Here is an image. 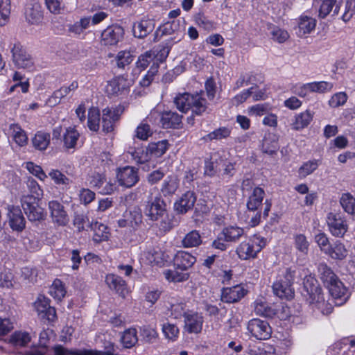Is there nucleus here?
I'll return each mask as SVG.
<instances>
[{
	"label": "nucleus",
	"mask_w": 355,
	"mask_h": 355,
	"mask_svg": "<svg viewBox=\"0 0 355 355\" xmlns=\"http://www.w3.org/2000/svg\"><path fill=\"white\" fill-rule=\"evenodd\" d=\"M177 109L187 113L191 110L193 114L202 115L207 110V100L200 94L184 92L178 94L173 100Z\"/></svg>",
	"instance_id": "obj_1"
},
{
	"label": "nucleus",
	"mask_w": 355,
	"mask_h": 355,
	"mask_svg": "<svg viewBox=\"0 0 355 355\" xmlns=\"http://www.w3.org/2000/svg\"><path fill=\"white\" fill-rule=\"evenodd\" d=\"M302 294L310 305L319 308L320 304L324 303L322 289L317 279L311 275L306 276L304 279Z\"/></svg>",
	"instance_id": "obj_2"
},
{
	"label": "nucleus",
	"mask_w": 355,
	"mask_h": 355,
	"mask_svg": "<svg viewBox=\"0 0 355 355\" xmlns=\"http://www.w3.org/2000/svg\"><path fill=\"white\" fill-rule=\"evenodd\" d=\"M266 245V239L254 236L252 240L241 242L237 247L236 252L241 259H254Z\"/></svg>",
	"instance_id": "obj_3"
},
{
	"label": "nucleus",
	"mask_w": 355,
	"mask_h": 355,
	"mask_svg": "<svg viewBox=\"0 0 355 355\" xmlns=\"http://www.w3.org/2000/svg\"><path fill=\"white\" fill-rule=\"evenodd\" d=\"M326 222L329 232L334 237L344 238L345 234L348 232L347 220L340 213H328Z\"/></svg>",
	"instance_id": "obj_4"
},
{
	"label": "nucleus",
	"mask_w": 355,
	"mask_h": 355,
	"mask_svg": "<svg viewBox=\"0 0 355 355\" xmlns=\"http://www.w3.org/2000/svg\"><path fill=\"white\" fill-rule=\"evenodd\" d=\"M12 61L19 69L32 71L34 69V61L32 56L27 53L20 43H15L11 49Z\"/></svg>",
	"instance_id": "obj_5"
},
{
	"label": "nucleus",
	"mask_w": 355,
	"mask_h": 355,
	"mask_svg": "<svg viewBox=\"0 0 355 355\" xmlns=\"http://www.w3.org/2000/svg\"><path fill=\"white\" fill-rule=\"evenodd\" d=\"M39 200L32 197H23L21 198V206L31 221H40L44 219V211L39 205Z\"/></svg>",
	"instance_id": "obj_6"
},
{
	"label": "nucleus",
	"mask_w": 355,
	"mask_h": 355,
	"mask_svg": "<svg viewBox=\"0 0 355 355\" xmlns=\"http://www.w3.org/2000/svg\"><path fill=\"white\" fill-rule=\"evenodd\" d=\"M166 212V205L160 195L147 201L145 214L150 220L157 221L164 216Z\"/></svg>",
	"instance_id": "obj_7"
},
{
	"label": "nucleus",
	"mask_w": 355,
	"mask_h": 355,
	"mask_svg": "<svg viewBox=\"0 0 355 355\" xmlns=\"http://www.w3.org/2000/svg\"><path fill=\"white\" fill-rule=\"evenodd\" d=\"M124 34L125 31L121 26H110L101 33V44L103 46L116 45L123 40Z\"/></svg>",
	"instance_id": "obj_8"
},
{
	"label": "nucleus",
	"mask_w": 355,
	"mask_h": 355,
	"mask_svg": "<svg viewBox=\"0 0 355 355\" xmlns=\"http://www.w3.org/2000/svg\"><path fill=\"white\" fill-rule=\"evenodd\" d=\"M116 174L119 185L126 188L135 186L139 180L138 170L132 166L118 168Z\"/></svg>",
	"instance_id": "obj_9"
},
{
	"label": "nucleus",
	"mask_w": 355,
	"mask_h": 355,
	"mask_svg": "<svg viewBox=\"0 0 355 355\" xmlns=\"http://www.w3.org/2000/svg\"><path fill=\"white\" fill-rule=\"evenodd\" d=\"M48 207L53 224L58 226H66L68 224L69 218L63 205L58 200H51Z\"/></svg>",
	"instance_id": "obj_10"
},
{
	"label": "nucleus",
	"mask_w": 355,
	"mask_h": 355,
	"mask_svg": "<svg viewBox=\"0 0 355 355\" xmlns=\"http://www.w3.org/2000/svg\"><path fill=\"white\" fill-rule=\"evenodd\" d=\"M248 331L257 339H268L271 334V327L268 322L258 318L250 320L248 323Z\"/></svg>",
	"instance_id": "obj_11"
},
{
	"label": "nucleus",
	"mask_w": 355,
	"mask_h": 355,
	"mask_svg": "<svg viewBox=\"0 0 355 355\" xmlns=\"http://www.w3.org/2000/svg\"><path fill=\"white\" fill-rule=\"evenodd\" d=\"M124 111V107L121 105L116 107L114 109L106 107L102 111V126L103 130L105 132H110L114 130V125L117 121Z\"/></svg>",
	"instance_id": "obj_12"
},
{
	"label": "nucleus",
	"mask_w": 355,
	"mask_h": 355,
	"mask_svg": "<svg viewBox=\"0 0 355 355\" xmlns=\"http://www.w3.org/2000/svg\"><path fill=\"white\" fill-rule=\"evenodd\" d=\"M336 306L344 304L350 297V292L338 279L327 287Z\"/></svg>",
	"instance_id": "obj_13"
},
{
	"label": "nucleus",
	"mask_w": 355,
	"mask_h": 355,
	"mask_svg": "<svg viewBox=\"0 0 355 355\" xmlns=\"http://www.w3.org/2000/svg\"><path fill=\"white\" fill-rule=\"evenodd\" d=\"M196 202V196L193 191H187L174 203V209L179 214H184L193 209Z\"/></svg>",
	"instance_id": "obj_14"
},
{
	"label": "nucleus",
	"mask_w": 355,
	"mask_h": 355,
	"mask_svg": "<svg viewBox=\"0 0 355 355\" xmlns=\"http://www.w3.org/2000/svg\"><path fill=\"white\" fill-rule=\"evenodd\" d=\"M248 291L241 285L224 288L221 293V300L225 303H236L247 294Z\"/></svg>",
	"instance_id": "obj_15"
},
{
	"label": "nucleus",
	"mask_w": 355,
	"mask_h": 355,
	"mask_svg": "<svg viewBox=\"0 0 355 355\" xmlns=\"http://www.w3.org/2000/svg\"><path fill=\"white\" fill-rule=\"evenodd\" d=\"M8 216L9 225L12 230L21 232L25 228L26 220L19 207H11L8 209Z\"/></svg>",
	"instance_id": "obj_16"
},
{
	"label": "nucleus",
	"mask_w": 355,
	"mask_h": 355,
	"mask_svg": "<svg viewBox=\"0 0 355 355\" xmlns=\"http://www.w3.org/2000/svg\"><path fill=\"white\" fill-rule=\"evenodd\" d=\"M25 17L31 24H38L43 19L42 6L37 1L28 3L25 8Z\"/></svg>",
	"instance_id": "obj_17"
},
{
	"label": "nucleus",
	"mask_w": 355,
	"mask_h": 355,
	"mask_svg": "<svg viewBox=\"0 0 355 355\" xmlns=\"http://www.w3.org/2000/svg\"><path fill=\"white\" fill-rule=\"evenodd\" d=\"M203 318L198 313L190 311L184 317V329L190 334H198L201 331Z\"/></svg>",
	"instance_id": "obj_18"
},
{
	"label": "nucleus",
	"mask_w": 355,
	"mask_h": 355,
	"mask_svg": "<svg viewBox=\"0 0 355 355\" xmlns=\"http://www.w3.org/2000/svg\"><path fill=\"white\" fill-rule=\"evenodd\" d=\"M196 261V259L195 257L184 251L178 252L173 259L175 268L182 271L187 270Z\"/></svg>",
	"instance_id": "obj_19"
},
{
	"label": "nucleus",
	"mask_w": 355,
	"mask_h": 355,
	"mask_svg": "<svg viewBox=\"0 0 355 355\" xmlns=\"http://www.w3.org/2000/svg\"><path fill=\"white\" fill-rule=\"evenodd\" d=\"M182 116L175 112L164 111L161 114L160 123L163 128H179Z\"/></svg>",
	"instance_id": "obj_20"
},
{
	"label": "nucleus",
	"mask_w": 355,
	"mask_h": 355,
	"mask_svg": "<svg viewBox=\"0 0 355 355\" xmlns=\"http://www.w3.org/2000/svg\"><path fill=\"white\" fill-rule=\"evenodd\" d=\"M155 28L152 19H141L133 24L132 31L135 37L142 39L149 35Z\"/></svg>",
	"instance_id": "obj_21"
},
{
	"label": "nucleus",
	"mask_w": 355,
	"mask_h": 355,
	"mask_svg": "<svg viewBox=\"0 0 355 355\" xmlns=\"http://www.w3.org/2000/svg\"><path fill=\"white\" fill-rule=\"evenodd\" d=\"M272 291L275 295L282 299L291 300L294 296V290L289 282L283 279L275 282L272 285Z\"/></svg>",
	"instance_id": "obj_22"
},
{
	"label": "nucleus",
	"mask_w": 355,
	"mask_h": 355,
	"mask_svg": "<svg viewBox=\"0 0 355 355\" xmlns=\"http://www.w3.org/2000/svg\"><path fill=\"white\" fill-rule=\"evenodd\" d=\"M78 87V83L76 81H73L70 84L69 86H64L55 91L52 96L48 99V105L51 107L58 105L60 103L62 98L67 96L71 92L76 90Z\"/></svg>",
	"instance_id": "obj_23"
},
{
	"label": "nucleus",
	"mask_w": 355,
	"mask_h": 355,
	"mask_svg": "<svg viewBox=\"0 0 355 355\" xmlns=\"http://www.w3.org/2000/svg\"><path fill=\"white\" fill-rule=\"evenodd\" d=\"M128 88L127 80L121 76L110 80L106 86V92L109 95H119L124 94Z\"/></svg>",
	"instance_id": "obj_24"
},
{
	"label": "nucleus",
	"mask_w": 355,
	"mask_h": 355,
	"mask_svg": "<svg viewBox=\"0 0 355 355\" xmlns=\"http://www.w3.org/2000/svg\"><path fill=\"white\" fill-rule=\"evenodd\" d=\"M265 191L262 188L257 187L254 189L247 202L249 212L254 213L255 211L259 210V207L262 206Z\"/></svg>",
	"instance_id": "obj_25"
},
{
	"label": "nucleus",
	"mask_w": 355,
	"mask_h": 355,
	"mask_svg": "<svg viewBox=\"0 0 355 355\" xmlns=\"http://www.w3.org/2000/svg\"><path fill=\"white\" fill-rule=\"evenodd\" d=\"M325 254L332 259L341 261L347 257L348 250L343 243L337 240L331 245Z\"/></svg>",
	"instance_id": "obj_26"
},
{
	"label": "nucleus",
	"mask_w": 355,
	"mask_h": 355,
	"mask_svg": "<svg viewBox=\"0 0 355 355\" xmlns=\"http://www.w3.org/2000/svg\"><path fill=\"white\" fill-rule=\"evenodd\" d=\"M167 304L168 310L170 311L171 315L175 318H179L182 315L185 317V315L190 312L186 311V304L181 299L171 297Z\"/></svg>",
	"instance_id": "obj_27"
},
{
	"label": "nucleus",
	"mask_w": 355,
	"mask_h": 355,
	"mask_svg": "<svg viewBox=\"0 0 355 355\" xmlns=\"http://www.w3.org/2000/svg\"><path fill=\"white\" fill-rule=\"evenodd\" d=\"M106 283L109 287L114 290L117 293L125 296L126 292V284L125 282L119 276L114 274H110L106 276Z\"/></svg>",
	"instance_id": "obj_28"
},
{
	"label": "nucleus",
	"mask_w": 355,
	"mask_h": 355,
	"mask_svg": "<svg viewBox=\"0 0 355 355\" xmlns=\"http://www.w3.org/2000/svg\"><path fill=\"white\" fill-rule=\"evenodd\" d=\"M333 355H355V340H346L336 343L332 349Z\"/></svg>",
	"instance_id": "obj_29"
},
{
	"label": "nucleus",
	"mask_w": 355,
	"mask_h": 355,
	"mask_svg": "<svg viewBox=\"0 0 355 355\" xmlns=\"http://www.w3.org/2000/svg\"><path fill=\"white\" fill-rule=\"evenodd\" d=\"M90 228L94 231L93 241L95 243H98L108 240L110 232L105 225L98 222L92 223Z\"/></svg>",
	"instance_id": "obj_30"
},
{
	"label": "nucleus",
	"mask_w": 355,
	"mask_h": 355,
	"mask_svg": "<svg viewBox=\"0 0 355 355\" xmlns=\"http://www.w3.org/2000/svg\"><path fill=\"white\" fill-rule=\"evenodd\" d=\"M244 234V230L236 225L224 227L220 233L226 242H236Z\"/></svg>",
	"instance_id": "obj_31"
},
{
	"label": "nucleus",
	"mask_w": 355,
	"mask_h": 355,
	"mask_svg": "<svg viewBox=\"0 0 355 355\" xmlns=\"http://www.w3.org/2000/svg\"><path fill=\"white\" fill-rule=\"evenodd\" d=\"M256 314L266 318H272L277 314V310L263 300L259 299L254 302Z\"/></svg>",
	"instance_id": "obj_32"
},
{
	"label": "nucleus",
	"mask_w": 355,
	"mask_h": 355,
	"mask_svg": "<svg viewBox=\"0 0 355 355\" xmlns=\"http://www.w3.org/2000/svg\"><path fill=\"white\" fill-rule=\"evenodd\" d=\"M263 152L272 155L276 154L279 148L278 144V137L273 133L267 134L263 141Z\"/></svg>",
	"instance_id": "obj_33"
},
{
	"label": "nucleus",
	"mask_w": 355,
	"mask_h": 355,
	"mask_svg": "<svg viewBox=\"0 0 355 355\" xmlns=\"http://www.w3.org/2000/svg\"><path fill=\"white\" fill-rule=\"evenodd\" d=\"M315 25L316 21L315 19L307 16H302L298 23L297 35L302 37L306 34L310 33L314 30Z\"/></svg>",
	"instance_id": "obj_34"
},
{
	"label": "nucleus",
	"mask_w": 355,
	"mask_h": 355,
	"mask_svg": "<svg viewBox=\"0 0 355 355\" xmlns=\"http://www.w3.org/2000/svg\"><path fill=\"white\" fill-rule=\"evenodd\" d=\"M318 270L320 279L327 287L338 279L331 268L325 263H319Z\"/></svg>",
	"instance_id": "obj_35"
},
{
	"label": "nucleus",
	"mask_w": 355,
	"mask_h": 355,
	"mask_svg": "<svg viewBox=\"0 0 355 355\" xmlns=\"http://www.w3.org/2000/svg\"><path fill=\"white\" fill-rule=\"evenodd\" d=\"M80 135L78 132L73 128H68L66 129L63 135V147L66 150L74 149L77 144V141Z\"/></svg>",
	"instance_id": "obj_36"
},
{
	"label": "nucleus",
	"mask_w": 355,
	"mask_h": 355,
	"mask_svg": "<svg viewBox=\"0 0 355 355\" xmlns=\"http://www.w3.org/2000/svg\"><path fill=\"white\" fill-rule=\"evenodd\" d=\"M177 178L169 175L165 178L160 187V193L165 197L173 196L178 189Z\"/></svg>",
	"instance_id": "obj_37"
},
{
	"label": "nucleus",
	"mask_w": 355,
	"mask_h": 355,
	"mask_svg": "<svg viewBox=\"0 0 355 355\" xmlns=\"http://www.w3.org/2000/svg\"><path fill=\"white\" fill-rule=\"evenodd\" d=\"M313 119V114L309 110H306L295 116L291 123L292 128L295 130L303 129L309 125Z\"/></svg>",
	"instance_id": "obj_38"
},
{
	"label": "nucleus",
	"mask_w": 355,
	"mask_h": 355,
	"mask_svg": "<svg viewBox=\"0 0 355 355\" xmlns=\"http://www.w3.org/2000/svg\"><path fill=\"white\" fill-rule=\"evenodd\" d=\"M223 162L218 153H214L210 159H206L205 163V174L209 176L214 175L219 170V165Z\"/></svg>",
	"instance_id": "obj_39"
},
{
	"label": "nucleus",
	"mask_w": 355,
	"mask_h": 355,
	"mask_svg": "<svg viewBox=\"0 0 355 355\" xmlns=\"http://www.w3.org/2000/svg\"><path fill=\"white\" fill-rule=\"evenodd\" d=\"M340 9V3L336 0H324L319 10V16L325 18L331 11L336 15Z\"/></svg>",
	"instance_id": "obj_40"
},
{
	"label": "nucleus",
	"mask_w": 355,
	"mask_h": 355,
	"mask_svg": "<svg viewBox=\"0 0 355 355\" xmlns=\"http://www.w3.org/2000/svg\"><path fill=\"white\" fill-rule=\"evenodd\" d=\"M184 248L198 247L202 243V238L198 231L192 230L188 232L182 240Z\"/></svg>",
	"instance_id": "obj_41"
},
{
	"label": "nucleus",
	"mask_w": 355,
	"mask_h": 355,
	"mask_svg": "<svg viewBox=\"0 0 355 355\" xmlns=\"http://www.w3.org/2000/svg\"><path fill=\"white\" fill-rule=\"evenodd\" d=\"M54 355H98V352L87 349H71L69 350L61 345L53 347Z\"/></svg>",
	"instance_id": "obj_42"
},
{
	"label": "nucleus",
	"mask_w": 355,
	"mask_h": 355,
	"mask_svg": "<svg viewBox=\"0 0 355 355\" xmlns=\"http://www.w3.org/2000/svg\"><path fill=\"white\" fill-rule=\"evenodd\" d=\"M340 204L346 213L352 216L355 215V198L351 193H343Z\"/></svg>",
	"instance_id": "obj_43"
},
{
	"label": "nucleus",
	"mask_w": 355,
	"mask_h": 355,
	"mask_svg": "<svg viewBox=\"0 0 355 355\" xmlns=\"http://www.w3.org/2000/svg\"><path fill=\"white\" fill-rule=\"evenodd\" d=\"M168 147L167 140H162L156 143L148 144L147 151L155 157H159L163 155Z\"/></svg>",
	"instance_id": "obj_44"
},
{
	"label": "nucleus",
	"mask_w": 355,
	"mask_h": 355,
	"mask_svg": "<svg viewBox=\"0 0 355 355\" xmlns=\"http://www.w3.org/2000/svg\"><path fill=\"white\" fill-rule=\"evenodd\" d=\"M12 137L15 141L19 146H23L26 144L28 138L25 132L17 125L11 124L10 125Z\"/></svg>",
	"instance_id": "obj_45"
},
{
	"label": "nucleus",
	"mask_w": 355,
	"mask_h": 355,
	"mask_svg": "<svg viewBox=\"0 0 355 355\" xmlns=\"http://www.w3.org/2000/svg\"><path fill=\"white\" fill-rule=\"evenodd\" d=\"M50 143V135L49 133L38 132L33 139L34 147L40 150H45Z\"/></svg>",
	"instance_id": "obj_46"
},
{
	"label": "nucleus",
	"mask_w": 355,
	"mask_h": 355,
	"mask_svg": "<svg viewBox=\"0 0 355 355\" xmlns=\"http://www.w3.org/2000/svg\"><path fill=\"white\" fill-rule=\"evenodd\" d=\"M100 112L96 107H92L88 111L87 125L89 130L96 132L99 129Z\"/></svg>",
	"instance_id": "obj_47"
},
{
	"label": "nucleus",
	"mask_w": 355,
	"mask_h": 355,
	"mask_svg": "<svg viewBox=\"0 0 355 355\" xmlns=\"http://www.w3.org/2000/svg\"><path fill=\"white\" fill-rule=\"evenodd\" d=\"M293 239L295 249L303 255L307 254L309 249V242L305 235L297 234L294 236Z\"/></svg>",
	"instance_id": "obj_48"
},
{
	"label": "nucleus",
	"mask_w": 355,
	"mask_h": 355,
	"mask_svg": "<svg viewBox=\"0 0 355 355\" xmlns=\"http://www.w3.org/2000/svg\"><path fill=\"white\" fill-rule=\"evenodd\" d=\"M10 10V0H0V26H3L8 22Z\"/></svg>",
	"instance_id": "obj_49"
},
{
	"label": "nucleus",
	"mask_w": 355,
	"mask_h": 355,
	"mask_svg": "<svg viewBox=\"0 0 355 355\" xmlns=\"http://www.w3.org/2000/svg\"><path fill=\"white\" fill-rule=\"evenodd\" d=\"M230 135V130L226 127H220L204 136L202 139L205 141L214 139L219 140L227 138Z\"/></svg>",
	"instance_id": "obj_50"
},
{
	"label": "nucleus",
	"mask_w": 355,
	"mask_h": 355,
	"mask_svg": "<svg viewBox=\"0 0 355 355\" xmlns=\"http://www.w3.org/2000/svg\"><path fill=\"white\" fill-rule=\"evenodd\" d=\"M50 295L57 300H61L65 295L66 291L62 282L55 279L49 289Z\"/></svg>",
	"instance_id": "obj_51"
},
{
	"label": "nucleus",
	"mask_w": 355,
	"mask_h": 355,
	"mask_svg": "<svg viewBox=\"0 0 355 355\" xmlns=\"http://www.w3.org/2000/svg\"><path fill=\"white\" fill-rule=\"evenodd\" d=\"M11 342L17 347H25L31 341V337L26 332H15L10 338Z\"/></svg>",
	"instance_id": "obj_52"
},
{
	"label": "nucleus",
	"mask_w": 355,
	"mask_h": 355,
	"mask_svg": "<svg viewBox=\"0 0 355 355\" xmlns=\"http://www.w3.org/2000/svg\"><path fill=\"white\" fill-rule=\"evenodd\" d=\"M310 92L324 93L330 92L333 88V83L326 81L313 82L309 83Z\"/></svg>",
	"instance_id": "obj_53"
},
{
	"label": "nucleus",
	"mask_w": 355,
	"mask_h": 355,
	"mask_svg": "<svg viewBox=\"0 0 355 355\" xmlns=\"http://www.w3.org/2000/svg\"><path fill=\"white\" fill-rule=\"evenodd\" d=\"M115 60L118 68L123 69L125 66H128L132 62L133 58L129 51H122L118 53Z\"/></svg>",
	"instance_id": "obj_54"
},
{
	"label": "nucleus",
	"mask_w": 355,
	"mask_h": 355,
	"mask_svg": "<svg viewBox=\"0 0 355 355\" xmlns=\"http://www.w3.org/2000/svg\"><path fill=\"white\" fill-rule=\"evenodd\" d=\"M27 186L31 192V195L24 196V197H32L35 200H40L42 196L43 191L41 189L38 183L33 178H29L27 182Z\"/></svg>",
	"instance_id": "obj_55"
},
{
	"label": "nucleus",
	"mask_w": 355,
	"mask_h": 355,
	"mask_svg": "<svg viewBox=\"0 0 355 355\" xmlns=\"http://www.w3.org/2000/svg\"><path fill=\"white\" fill-rule=\"evenodd\" d=\"M135 132V136L141 140H147L153 134L150 125L144 121L137 126Z\"/></svg>",
	"instance_id": "obj_56"
},
{
	"label": "nucleus",
	"mask_w": 355,
	"mask_h": 355,
	"mask_svg": "<svg viewBox=\"0 0 355 355\" xmlns=\"http://www.w3.org/2000/svg\"><path fill=\"white\" fill-rule=\"evenodd\" d=\"M121 340L125 347L130 348L134 346L137 342L136 330L133 329L125 331Z\"/></svg>",
	"instance_id": "obj_57"
},
{
	"label": "nucleus",
	"mask_w": 355,
	"mask_h": 355,
	"mask_svg": "<svg viewBox=\"0 0 355 355\" xmlns=\"http://www.w3.org/2000/svg\"><path fill=\"white\" fill-rule=\"evenodd\" d=\"M164 275L166 279L174 282H184L189 279L188 273L180 272L178 270H166Z\"/></svg>",
	"instance_id": "obj_58"
},
{
	"label": "nucleus",
	"mask_w": 355,
	"mask_h": 355,
	"mask_svg": "<svg viewBox=\"0 0 355 355\" xmlns=\"http://www.w3.org/2000/svg\"><path fill=\"white\" fill-rule=\"evenodd\" d=\"M178 28L179 24L175 20L168 21L157 30L155 33V38L157 37L159 32H162V35H171L175 33Z\"/></svg>",
	"instance_id": "obj_59"
},
{
	"label": "nucleus",
	"mask_w": 355,
	"mask_h": 355,
	"mask_svg": "<svg viewBox=\"0 0 355 355\" xmlns=\"http://www.w3.org/2000/svg\"><path fill=\"white\" fill-rule=\"evenodd\" d=\"M270 34L272 39L279 43L284 42L289 37L288 32L285 30L281 29L278 26L272 27Z\"/></svg>",
	"instance_id": "obj_60"
},
{
	"label": "nucleus",
	"mask_w": 355,
	"mask_h": 355,
	"mask_svg": "<svg viewBox=\"0 0 355 355\" xmlns=\"http://www.w3.org/2000/svg\"><path fill=\"white\" fill-rule=\"evenodd\" d=\"M169 52L170 47L168 45H159L155 51H152L153 58H154L156 61L163 62L167 58Z\"/></svg>",
	"instance_id": "obj_61"
},
{
	"label": "nucleus",
	"mask_w": 355,
	"mask_h": 355,
	"mask_svg": "<svg viewBox=\"0 0 355 355\" xmlns=\"http://www.w3.org/2000/svg\"><path fill=\"white\" fill-rule=\"evenodd\" d=\"M315 241L320 248V250L324 254L331 246L327 235L324 232H320L315 236Z\"/></svg>",
	"instance_id": "obj_62"
},
{
	"label": "nucleus",
	"mask_w": 355,
	"mask_h": 355,
	"mask_svg": "<svg viewBox=\"0 0 355 355\" xmlns=\"http://www.w3.org/2000/svg\"><path fill=\"white\" fill-rule=\"evenodd\" d=\"M73 225L79 232H81L85 229V225L90 227V223L87 216L84 214H76L73 218Z\"/></svg>",
	"instance_id": "obj_63"
},
{
	"label": "nucleus",
	"mask_w": 355,
	"mask_h": 355,
	"mask_svg": "<svg viewBox=\"0 0 355 355\" xmlns=\"http://www.w3.org/2000/svg\"><path fill=\"white\" fill-rule=\"evenodd\" d=\"M347 100V95L345 92H338L332 96L329 104L332 107L343 105Z\"/></svg>",
	"instance_id": "obj_64"
}]
</instances>
